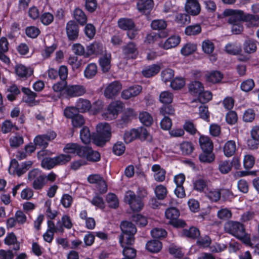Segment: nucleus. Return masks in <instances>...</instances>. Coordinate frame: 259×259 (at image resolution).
Masks as SVG:
<instances>
[{"label":"nucleus","instance_id":"obj_10","mask_svg":"<svg viewBox=\"0 0 259 259\" xmlns=\"http://www.w3.org/2000/svg\"><path fill=\"white\" fill-rule=\"evenodd\" d=\"M88 182L91 184H96L97 188L101 193L106 192L107 185L103 178L98 174L90 175L88 178Z\"/></svg>","mask_w":259,"mask_h":259},{"label":"nucleus","instance_id":"obj_20","mask_svg":"<svg viewBox=\"0 0 259 259\" xmlns=\"http://www.w3.org/2000/svg\"><path fill=\"white\" fill-rule=\"evenodd\" d=\"M153 0H139L137 3L138 10L144 14H148L153 7Z\"/></svg>","mask_w":259,"mask_h":259},{"label":"nucleus","instance_id":"obj_63","mask_svg":"<svg viewBox=\"0 0 259 259\" xmlns=\"http://www.w3.org/2000/svg\"><path fill=\"white\" fill-rule=\"evenodd\" d=\"M40 32V30L35 26L27 27L25 29L27 36L32 38H36Z\"/></svg>","mask_w":259,"mask_h":259},{"label":"nucleus","instance_id":"obj_15","mask_svg":"<svg viewBox=\"0 0 259 259\" xmlns=\"http://www.w3.org/2000/svg\"><path fill=\"white\" fill-rule=\"evenodd\" d=\"M122 52L126 58L135 59L138 55L137 45L133 42H130L122 47Z\"/></svg>","mask_w":259,"mask_h":259},{"label":"nucleus","instance_id":"obj_55","mask_svg":"<svg viewBox=\"0 0 259 259\" xmlns=\"http://www.w3.org/2000/svg\"><path fill=\"white\" fill-rule=\"evenodd\" d=\"M211 99L212 94L210 92L203 91L198 94V100L203 105L209 102Z\"/></svg>","mask_w":259,"mask_h":259},{"label":"nucleus","instance_id":"obj_57","mask_svg":"<svg viewBox=\"0 0 259 259\" xmlns=\"http://www.w3.org/2000/svg\"><path fill=\"white\" fill-rule=\"evenodd\" d=\"M122 253L125 258L133 259L136 256L137 251L132 246L123 248Z\"/></svg>","mask_w":259,"mask_h":259},{"label":"nucleus","instance_id":"obj_12","mask_svg":"<svg viewBox=\"0 0 259 259\" xmlns=\"http://www.w3.org/2000/svg\"><path fill=\"white\" fill-rule=\"evenodd\" d=\"M122 89V84L118 81H114L110 83L105 89L104 96L111 99L117 96Z\"/></svg>","mask_w":259,"mask_h":259},{"label":"nucleus","instance_id":"obj_54","mask_svg":"<svg viewBox=\"0 0 259 259\" xmlns=\"http://www.w3.org/2000/svg\"><path fill=\"white\" fill-rule=\"evenodd\" d=\"M64 114L66 117L72 119L79 114L76 107H68L64 109Z\"/></svg>","mask_w":259,"mask_h":259},{"label":"nucleus","instance_id":"obj_5","mask_svg":"<svg viewBox=\"0 0 259 259\" xmlns=\"http://www.w3.org/2000/svg\"><path fill=\"white\" fill-rule=\"evenodd\" d=\"M28 179L32 181V186L36 190L42 189L47 183L46 175L41 174L37 169L31 170L28 174Z\"/></svg>","mask_w":259,"mask_h":259},{"label":"nucleus","instance_id":"obj_26","mask_svg":"<svg viewBox=\"0 0 259 259\" xmlns=\"http://www.w3.org/2000/svg\"><path fill=\"white\" fill-rule=\"evenodd\" d=\"M152 170L155 172L154 179L157 182H161L165 179L166 171L161 168L158 164H154L152 167Z\"/></svg>","mask_w":259,"mask_h":259},{"label":"nucleus","instance_id":"obj_44","mask_svg":"<svg viewBox=\"0 0 259 259\" xmlns=\"http://www.w3.org/2000/svg\"><path fill=\"white\" fill-rule=\"evenodd\" d=\"M256 41L248 39H246L243 44V49L245 53L251 54L255 52L256 50Z\"/></svg>","mask_w":259,"mask_h":259},{"label":"nucleus","instance_id":"obj_56","mask_svg":"<svg viewBox=\"0 0 259 259\" xmlns=\"http://www.w3.org/2000/svg\"><path fill=\"white\" fill-rule=\"evenodd\" d=\"M254 87V82L252 79H247L244 80L240 85L242 91L248 92L251 91Z\"/></svg>","mask_w":259,"mask_h":259},{"label":"nucleus","instance_id":"obj_3","mask_svg":"<svg viewBox=\"0 0 259 259\" xmlns=\"http://www.w3.org/2000/svg\"><path fill=\"white\" fill-rule=\"evenodd\" d=\"M225 231L240 240H246L247 236L244 226L237 222L229 221L225 225Z\"/></svg>","mask_w":259,"mask_h":259},{"label":"nucleus","instance_id":"obj_45","mask_svg":"<svg viewBox=\"0 0 259 259\" xmlns=\"http://www.w3.org/2000/svg\"><path fill=\"white\" fill-rule=\"evenodd\" d=\"M200 233L199 229L196 227H192L189 229H184L182 235L187 237L195 239L200 236Z\"/></svg>","mask_w":259,"mask_h":259},{"label":"nucleus","instance_id":"obj_37","mask_svg":"<svg viewBox=\"0 0 259 259\" xmlns=\"http://www.w3.org/2000/svg\"><path fill=\"white\" fill-rule=\"evenodd\" d=\"M160 70V67L159 65L153 64L143 70L142 73L145 77H150L157 74Z\"/></svg>","mask_w":259,"mask_h":259},{"label":"nucleus","instance_id":"obj_1","mask_svg":"<svg viewBox=\"0 0 259 259\" xmlns=\"http://www.w3.org/2000/svg\"><path fill=\"white\" fill-rule=\"evenodd\" d=\"M141 194L136 195L131 190L126 191L124 197V201L128 204L134 211H140L144 206L142 198L147 195V192L143 189L140 191Z\"/></svg>","mask_w":259,"mask_h":259},{"label":"nucleus","instance_id":"obj_46","mask_svg":"<svg viewBox=\"0 0 259 259\" xmlns=\"http://www.w3.org/2000/svg\"><path fill=\"white\" fill-rule=\"evenodd\" d=\"M201 32V27L199 24L189 25L185 28V33L187 35H196Z\"/></svg>","mask_w":259,"mask_h":259},{"label":"nucleus","instance_id":"obj_48","mask_svg":"<svg viewBox=\"0 0 259 259\" xmlns=\"http://www.w3.org/2000/svg\"><path fill=\"white\" fill-rule=\"evenodd\" d=\"M106 201L108 206L113 208H116L119 206V200L117 196L113 193H109L106 196Z\"/></svg>","mask_w":259,"mask_h":259},{"label":"nucleus","instance_id":"obj_36","mask_svg":"<svg viewBox=\"0 0 259 259\" xmlns=\"http://www.w3.org/2000/svg\"><path fill=\"white\" fill-rule=\"evenodd\" d=\"M97 66L95 63L89 64L84 71V75L87 79L94 77L97 73Z\"/></svg>","mask_w":259,"mask_h":259},{"label":"nucleus","instance_id":"obj_51","mask_svg":"<svg viewBox=\"0 0 259 259\" xmlns=\"http://www.w3.org/2000/svg\"><path fill=\"white\" fill-rule=\"evenodd\" d=\"M197 50V45L190 42L186 44L181 49V53L184 56L192 54Z\"/></svg>","mask_w":259,"mask_h":259},{"label":"nucleus","instance_id":"obj_62","mask_svg":"<svg viewBox=\"0 0 259 259\" xmlns=\"http://www.w3.org/2000/svg\"><path fill=\"white\" fill-rule=\"evenodd\" d=\"M232 164L229 161H222L219 165V168L221 173L226 174L231 171Z\"/></svg>","mask_w":259,"mask_h":259},{"label":"nucleus","instance_id":"obj_11","mask_svg":"<svg viewBox=\"0 0 259 259\" xmlns=\"http://www.w3.org/2000/svg\"><path fill=\"white\" fill-rule=\"evenodd\" d=\"M15 73L19 79L25 80L33 74V70L30 67L20 64L15 66Z\"/></svg>","mask_w":259,"mask_h":259},{"label":"nucleus","instance_id":"obj_2","mask_svg":"<svg viewBox=\"0 0 259 259\" xmlns=\"http://www.w3.org/2000/svg\"><path fill=\"white\" fill-rule=\"evenodd\" d=\"M111 137V127L108 123H99L96 126V133L92 139L98 146H103L109 141Z\"/></svg>","mask_w":259,"mask_h":259},{"label":"nucleus","instance_id":"obj_60","mask_svg":"<svg viewBox=\"0 0 259 259\" xmlns=\"http://www.w3.org/2000/svg\"><path fill=\"white\" fill-rule=\"evenodd\" d=\"M167 192L166 187L161 185L157 186L155 189L156 196L159 200H163L166 196Z\"/></svg>","mask_w":259,"mask_h":259},{"label":"nucleus","instance_id":"obj_42","mask_svg":"<svg viewBox=\"0 0 259 259\" xmlns=\"http://www.w3.org/2000/svg\"><path fill=\"white\" fill-rule=\"evenodd\" d=\"M151 27L153 30L164 31H166L167 22L162 19L153 20L151 23Z\"/></svg>","mask_w":259,"mask_h":259},{"label":"nucleus","instance_id":"obj_18","mask_svg":"<svg viewBox=\"0 0 259 259\" xmlns=\"http://www.w3.org/2000/svg\"><path fill=\"white\" fill-rule=\"evenodd\" d=\"M72 14L76 23L81 26H83L87 23L88 17L82 9L76 8L73 10Z\"/></svg>","mask_w":259,"mask_h":259},{"label":"nucleus","instance_id":"obj_39","mask_svg":"<svg viewBox=\"0 0 259 259\" xmlns=\"http://www.w3.org/2000/svg\"><path fill=\"white\" fill-rule=\"evenodd\" d=\"M243 21L248 23L250 27L258 26L259 24V16L244 13Z\"/></svg>","mask_w":259,"mask_h":259},{"label":"nucleus","instance_id":"obj_29","mask_svg":"<svg viewBox=\"0 0 259 259\" xmlns=\"http://www.w3.org/2000/svg\"><path fill=\"white\" fill-rule=\"evenodd\" d=\"M162 246V243L160 241L158 240H152L147 243L146 248L149 252L157 253L161 249Z\"/></svg>","mask_w":259,"mask_h":259},{"label":"nucleus","instance_id":"obj_33","mask_svg":"<svg viewBox=\"0 0 259 259\" xmlns=\"http://www.w3.org/2000/svg\"><path fill=\"white\" fill-rule=\"evenodd\" d=\"M225 155L227 157H231L233 155L236 151V145L235 141L230 140L227 142L223 148Z\"/></svg>","mask_w":259,"mask_h":259},{"label":"nucleus","instance_id":"obj_35","mask_svg":"<svg viewBox=\"0 0 259 259\" xmlns=\"http://www.w3.org/2000/svg\"><path fill=\"white\" fill-rule=\"evenodd\" d=\"M214 158L213 150H202V152L199 156L200 161L203 163H211L214 161Z\"/></svg>","mask_w":259,"mask_h":259},{"label":"nucleus","instance_id":"obj_14","mask_svg":"<svg viewBox=\"0 0 259 259\" xmlns=\"http://www.w3.org/2000/svg\"><path fill=\"white\" fill-rule=\"evenodd\" d=\"M185 9L189 14L192 16L198 15L201 11V7L198 0H186Z\"/></svg>","mask_w":259,"mask_h":259},{"label":"nucleus","instance_id":"obj_8","mask_svg":"<svg viewBox=\"0 0 259 259\" xmlns=\"http://www.w3.org/2000/svg\"><path fill=\"white\" fill-rule=\"evenodd\" d=\"M79 156L85 158L87 160L92 162H97L100 160V153L88 146L83 147L82 151L79 152Z\"/></svg>","mask_w":259,"mask_h":259},{"label":"nucleus","instance_id":"obj_34","mask_svg":"<svg viewBox=\"0 0 259 259\" xmlns=\"http://www.w3.org/2000/svg\"><path fill=\"white\" fill-rule=\"evenodd\" d=\"M205 76L206 80L213 83L220 82L223 77V74L219 71H212Z\"/></svg>","mask_w":259,"mask_h":259},{"label":"nucleus","instance_id":"obj_31","mask_svg":"<svg viewBox=\"0 0 259 259\" xmlns=\"http://www.w3.org/2000/svg\"><path fill=\"white\" fill-rule=\"evenodd\" d=\"M83 146H80L76 143H70L66 144L63 151L65 153L76 154L79 156V152L82 151Z\"/></svg>","mask_w":259,"mask_h":259},{"label":"nucleus","instance_id":"obj_41","mask_svg":"<svg viewBox=\"0 0 259 259\" xmlns=\"http://www.w3.org/2000/svg\"><path fill=\"white\" fill-rule=\"evenodd\" d=\"M136 132L138 133L137 139H139L141 141H147L149 142L152 141V137L145 128L141 127L136 129Z\"/></svg>","mask_w":259,"mask_h":259},{"label":"nucleus","instance_id":"obj_30","mask_svg":"<svg viewBox=\"0 0 259 259\" xmlns=\"http://www.w3.org/2000/svg\"><path fill=\"white\" fill-rule=\"evenodd\" d=\"M202 150L210 151L213 149V145L211 139L206 136H201L199 140Z\"/></svg>","mask_w":259,"mask_h":259},{"label":"nucleus","instance_id":"obj_40","mask_svg":"<svg viewBox=\"0 0 259 259\" xmlns=\"http://www.w3.org/2000/svg\"><path fill=\"white\" fill-rule=\"evenodd\" d=\"M91 106V102L87 99L80 98L76 103V108L80 112H85L89 111Z\"/></svg>","mask_w":259,"mask_h":259},{"label":"nucleus","instance_id":"obj_17","mask_svg":"<svg viewBox=\"0 0 259 259\" xmlns=\"http://www.w3.org/2000/svg\"><path fill=\"white\" fill-rule=\"evenodd\" d=\"M86 92L85 88L82 85H72L66 87L65 93L70 97L83 95Z\"/></svg>","mask_w":259,"mask_h":259},{"label":"nucleus","instance_id":"obj_9","mask_svg":"<svg viewBox=\"0 0 259 259\" xmlns=\"http://www.w3.org/2000/svg\"><path fill=\"white\" fill-rule=\"evenodd\" d=\"M56 136V133L53 131L48 132L46 134L38 135L34 140V144L36 146L46 148L48 145V142L54 140Z\"/></svg>","mask_w":259,"mask_h":259},{"label":"nucleus","instance_id":"obj_47","mask_svg":"<svg viewBox=\"0 0 259 259\" xmlns=\"http://www.w3.org/2000/svg\"><path fill=\"white\" fill-rule=\"evenodd\" d=\"M140 121L145 125L149 126L153 123V118L151 115L147 112H142L139 116Z\"/></svg>","mask_w":259,"mask_h":259},{"label":"nucleus","instance_id":"obj_27","mask_svg":"<svg viewBox=\"0 0 259 259\" xmlns=\"http://www.w3.org/2000/svg\"><path fill=\"white\" fill-rule=\"evenodd\" d=\"M22 92L25 95V97H23L25 102L29 104L30 106L33 105L37 94L31 91L29 88L25 87L22 88Z\"/></svg>","mask_w":259,"mask_h":259},{"label":"nucleus","instance_id":"obj_6","mask_svg":"<svg viewBox=\"0 0 259 259\" xmlns=\"http://www.w3.org/2000/svg\"><path fill=\"white\" fill-rule=\"evenodd\" d=\"M124 104L120 101L112 102L108 107L105 112L103 114V117L107 120L115 119L123 107Z\"/></svg>","mask_w":259,"mask_h":259},{"label":"nucleus","instance_id":"obj_38","mask_svg":"<svg viewBox=\"0 0 259 259\" xmlns=\"http://www.w3.org/2000/svg\"><path fill=\"white\" fill-rule=\"evenodd\" d=\"M159 114L165 117L174 116L175 115V108L170 104L163 105L159 108Z\"/></svg>","mask_w":259,"mask_h":259},{"label":"nucleus","instance_id":"obj_25","mask_svg":"<svg viewBox=\"0 0 259 259\" xmlns=\"http://www.w3.org/2000/svg\"><path fill=\"white\" fill-rule=\"evenodd\" d=\"M119 242L123 248L132 246L135 242L134 236L122 233L119 236Z\"/></svg>","mask_w":259,"mask_h":259},{"label":"nucleus","instance_id":"obj_19","mask_svg":"<svg viewBox=\"0 0 259 259\" xmlns=\"http://www.w3.org/2000/svg\"><path fill=\"white\" fill-rule=\"evenodd\" d=\"M181 38L179 36L172 35L167 38L164 42H160L159 46L160 48L168 50L177 47L180 42Z\"/></svg>","mask_w":259,"mask_h":259},{"label":"nucleus","instance_id":"obj_23","mask_svg":"<svg viewBox=\"0 0 259 259\" xmlns=\"http://www.w3.org/2000/svg\"><path fill=\"white\" fill-rule=\"evenodd\" d=\"M4 242L8 245H12V248L14 250L17 251L20 249V243L18 241L16 236L13 232L7 234Z\"/></svg>","mask_w":259,"mask_h":259},{"label":"nucleus","instance_id":"obj_58","mask_svg":"<svg viewBox=\"0 0 259 259\" xmlns=\"http://www.w3.org/2000/svg\"><path fill=\"white\" fill-rule=\"evenodd\" d=\"M10 145L12 148H17L24 143L23 138L20 136H13L10 139Z\"/></svg>","mask_w":259,"mask_h":259},{"label":"nucleus","instance_id":"obj_13","mask_svg":"<svg viewBox=\"0 0 259 259\" xmlns=\"http://www.w3.org/2000/svg\"><path fill=\"white\" fill-rule=\"evenodd\" d=\"M66 31L69 40L73 41L77 39L79 33L78 24L73 20L68 21L66 24Z\"/></svg>","mask_w":259,"mask_h":259},{"label":"nucleus","instance_id":"obj_21","mask_svg":"<svg viewBox=\"0 0 259 259\" xmlns=\"http://www.w3.org/2000/svg\"><path fill=\"white\" fill-rule=\"evenodd\" d=\"M103 52L102 44L98 42H94L87 47L85 56L89 57L92 55L101 54Z\"/></svg>","mask_w":259,"mask_h":259},{"label":"nucleus","instance_id":"obj_49","mask_svg":"<svg viewBox=\"0 0 259 259\" xmlns=\"http://www.w3.org/2000/svg\"><path fill=\"white\" fill-rule=\"evenodd\" d=\"M173 100V95L168 91H164L159 95V101L161 103L165 104H171Z\"/></svg>","mask_w":259,"mask_h":259},{"label":"nucleus","instance_id":"obj_53","mask_svg":"<svg viewBox=\"0 0 259 259\" xmlns=\"http://www.w3.org/2000/svg\"><path fill=\"white\" fill-rule=\"evenodd\" d=\"M165 214L167 219L173 221L178 218L180 215V212L178 209L175 207H170L166 210Z\"/></svg>","mask_w":259,"mask_h":259},{"label":"nucleus","instance_id":"obj_43","mask_svg":"<svg viewBox=\"0 0 259 259\" xmlns=\"http://www.w3.org/2000/svg\"><path fill=\"white\" fill-rule=\"evenodd\" d=\"M203 90L204 87L199 81H192L189 84V91L193 95H196Z\"/></svg>","mask_w":259,"mask_h":259},{"label":"nucleus","instance_id":"obj_32","mask_svg":"<svg viewBox=\"0 0 259 259\" xmlns=\"http://www.w3.org/2000/svg\"><path fill=\"white\" fill-rule=\"evenodd\" d=\"M205 196L211 201L217 202L221 198V192L220 190L207 188L205 191Z\"/></svg>","mask_w":259,"mask_h":259},{"label":"nucleus","instance_id":"obj_4","mask_svg":"<svg viewBox=\"0 0 259 259\" xmlns=\"http://www.w3.org/2000/svg\"><path fill=\"white\" fill-rule=\"evenodd\" d=\"M118 25L120 29L127 30V36L130 39H135L138 34L139 29L132 19L121 18L118 21Z\"/></svg>","mask_w":259,"mask_h":259},{"label":"nucleus","instance_id":"obj_16","mask_svg":"<svg viewBox=\"0 0 259 259\" xmlns=\"http://www.w3.org/2000/svg\"><path fill=\"white\" fill-rule=\"evenodd\" d=\"M142 91V87L139 85H134L124 90L121 93V97L125 100L137 96Z\"/></svg>","mask_w":259,"mask_h":259},{"label":"nucleus","instance_id":"obj_52","mask_svg":"<svg viewBox=\"0 0 259 259\" xmlns=\"http://www.w3.org/2000/svg\"><path fill=\"white\" fill-rule=\"evenodd\" d=\"M80 139L82 142L87 144L90 142L91 135L89 128L87 126H84L80 132Z\"/></svg>","mask_w":259,"mask_h":259},{"label":"nucleus","instance_id":"obj_24","mask_svg":"<svg viewBox=\"0 0 259 259\" xmlns=\"http://www.w3.org/2000/svg\"><path fill=\"white\" fill-rule=\"evenodd\" d=\"M207 181L203 178H198L193 182V190L199 192H204L208 188Z\"/></svg>","mask_w":259,"mask_h":259},{"label":"nucleus","instance_id":"obj_50","mask_svg":"<svg viewBox=\"0 0 259 259\" xmlns=\"http://www.w3.org/2000/svg\"><path fill=\"white\" fill-rule=\"evenodd\" d=\"M180 149L183 155H190L194 150V146L191 142H184L180 144Z\"/></svg>","mask_w":259,"mask_h":259},{"label":"nucleus","instance_id":"obj_61","mask_svg":"<svg viewBox=\"0 0 259 259\" xmlns=\"http://www.w3.org/2000/svg\"><path fill=\"white\" fill-rule=\"evenodd\" d=\"M161 76L164 82L170 81L174 76V71L170 68L165 69L161 72Z\"/></svg>","mask_w":259,"mask_h":259},{"label":"nucleus","instance_id":"obj_22","mask_svg":"<svg viewBox=\"0 0 259 259\" xmlns=\"http://www.w3.org/2000/svg\"><path fill=\"white\" fill-rule=\"evenodd\" d=\"M168 35V31H164L159 32V33H156L155 32H152L148 34L145 39V42L147 44H151L154 43L157 40L158 38H165Z\"/></svg>","mask_w":259,"mask_h":259},{"label":"nucleus","instance_id":"obj_28","mask_svg":"<svg viewBox=\"0 0 259 259\" xmlns=\"http://www.w3.org/2000/svg\"><path fill=\"white\" fill-rule=\"evenodd\" d=\"M120 228L123 233L130 234L134 236L137 232V228L135 225L131 222L124 221L120 225Z\"/></svg>","mask_w":259,"mask_h":259},{"label":"nucleus","instance_id":"obj_7","mask_svg":"<svg viewBox=\"0 0 259 259\" xmlns=\"http://www.w3.org/2000/svg\"><path fill=\"white\" fill-rule=\"evenodd\" d=\"M223 15L228 17L227 21L230 24L243 21L244 12L242 10L226 9L224 11Z\"/></svg>","mask_w":259,"mask_h":259},{"label":"nucleus","instance_id":"obj_59","mask_svg":"<svg viewBox=\"0 0 259 259\" xmlns=\"http://www.w3.org/2000/svg\"><path fill=\"white\" fill-rule=\"evenodd\" d=\"M56 165H63L68 162L71 160V156L69 155L60 154L54 158Z\"/></svg>","mask_w":259,"mask_h":259},{"label":"nucleus","instance_id":"obj_64","mask_svg":"<svg viewBox=\"0 0 259 259\" xmlns=\"http://www.w3.org/2000/svg\"><path fill=\"white\" fill-rule=\"evenodd\" d=\"M137 133L136 129H133L130 131L126 132L124 134V140L125 142L129 143L137 139Z\"/></svg>","mask_w":259,"mask_h":259}]
</instances>
